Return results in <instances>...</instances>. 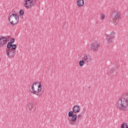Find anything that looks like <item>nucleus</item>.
Segmentation results:
<instances>
[{
	"label": "nucleus",
	"instance_id": "obj_1",
	"mask_svg": "<svg viewBox=\"0 0 128 128\" xmlns=\"http://www.w3.org/2000/svg\"><path fill=\"white\" fill-rule=\"evenodd\" d=\"M128 106V94L121 97L118 101V108L121 110H126Z\"/></svg>",
	"mask_w": 128,
	"mask_h": 128
},
{
	"label": "nucleus",
	"instance_id": "obj_2",
	"mask_svg": "<svg viewBox=\"0 0 128 128\" xmlns=\"http://www.w3.org/2000/svg\"><path fill=\"white\" fill-rule=\"evenodd\" d=\"M42 83L36 82L32 86V90L35 94L40 96L42 94Z\"/></svg>",
	"mask_w": 128,
	"mask_h": 128
},
{
	"label": "nucleus",
	"instance_id": "obj_3",
	"mask_svg": "<svg viewBox=\"0 0 128 128\" xmlns=\"http://www.w3.org/2000/svg\"><path fill=\"white\" fill-rule=\"evenodd\" d=\"M8 20L11 24L16 26L20 20V17L18 14H12L9 16Z\"/></svg>",
	"mask_w": 128,
	"mask_h": 128
},
{
	"label": "nucleus",
	"instance_id": "obj_4",
	"mask_svg": "<svg viewBox=\"0 0 128 128\" xmlns=\"http://www.w3.org/2000/svg\"><path fill=\"white\" fill-rule=\"evenodd\" d=\"M111 18L113 20V22H114V24H117L120 20V14L118 12L114 11V13L111 14Z\"/></svg>",
	"mask_w": 128,
	"mask_h": 128
},
{
	"label": "nucleus",
	"instance_id": "obj_5",
	"mask_svg": "<svg viewBox=\"0 0 128 128\" xmlns=\"http://www.w3.org/2000/svg\"><path fill=\"white\" fill-rule=\"evenodd\" d=\"M100 48V43H98L97 42L92 43L91 45V50L94 51L98 50V48Z\"/></svg>",
	"mask_w": 128,
	"mask_h": 128
},
{
	"label": "nucleus",
	"instance_id": "obj_6",
	"mask_svg": "<svg viewBox=\"0 0 128 128\" xmlns=\"http://www.w3.org/2000/svg\"><path fill=\"white\" fill-rule=\"evenodd\" d=\"M6 54L10 58H14L16 56V52L12 49H8L6 50Z\"/></svg>",
	"mask_w": 128,
	"mask_h": 128
},
{
	"label": "nucleus",
	"instance_id": "obj_7",
	"mask_svg": "<svg viewBox=\"0 0 128 128\" xmlns=\"http://www.w3.org/2000/svg\"><path fill=\"white\" fill-rule=\"evenodd\" d=\"M24 6L25 8H32L34 6V2L32 0H24Z\"/></svg>",
	"mask_w": 128,
	"mask_h": 128
},
{
	"label": "nucleus",
	"instance_id": "obj_8",
	"mask_svg": "<svg viewBox=\"0 0 128 128\" xmlns=\"http://www.w3.org/2000/svg\"><path fill=\"white\" fill-rule=\"evenodd\" d=\"M8 36H1L0 37V44L1 46H4L5 44H6L7 42V38Z\"/></svg>",
	"mask_w": 128,
	"mask_h": 128
},
{
	"label": "nucleus",
	"instance_id": "obj_9",
	"mask_svg": "<svg viewBox=\"0 0 128 128\" xmlns=\"http://www.w3.org/2000/svg\"><path fill=\"white\" fill-rule=\"evenodd\" d=\"M106 38L108 42V44H112V40H114L116 36H106Z\"/></svg>",
	"mask_w": 128,
	"mask_h": 128
},
{
	"label": "nucleus",
	"instance_id": "obj_10",
	"mask_svg": "<svg viewBox=\"0 0 128 128\" xmlns=\"http://www.w3.org/2000/svg\"><path fill=\"white\" fill-rule=\"evenodd\" d=\"M72 110L74 114H78V112H80V108L78 105H75L73 107Z\"/></svg>",
	"mask_w": 128,
	"mask_h": 128
},
{
	"label": "nucleus",
	"instance_id": "obj_11",
	"mask_svg": "<svg viewBox=\"0 0 128 128\" xmlns=\"http://www.w3.org/2000/svg\"><path fill=\"white\" fill-rule=\"evenodd\" d=\"M84 0H77V6L80 8L81 6H84Z\"/></svg>",
	"mask_w": 128,
	"mask_h": 128
},
{
	"label": "nucleus",
	"instance_id": "obj_12",
	"mask_svg": "<svg viewBox=\"0 0 128 128\" xmlns=\"http://www.w3.org/2000/svg\"><path fill=\"white\" fill-rule=\"evenodd\" d=\"M82 119V114H78L77 117L78 124L79 122H80Z\"/></svg>",
	"mask_w": 128,
	"mask_h": 128
},
{
	"label": "nucleus",
	"instance_id": "obj_13",
	"mask_svg": "<svg viewBox=\"0 0 128 128\" xmlns=\"http://www.w3.org/2000/svg\"><path fill=\"white\" fill-rule=\"evenodd\" d=\"M76 118H78L76 114H74V115L72 116L71 120H72V122H76Z\"/></svg>",
	"mask_w": 128,
	"mask_h": 128
},
{
	"label": "nucleus",
	"instance_id": "obj_14",
	"mask_svg": "<svg viewBox=\"0 0 128 128\" xmlns=\"http://www.w3.org/2000/svg\"><path fill=\"white\" fill-rule=\"evenodd\" d=\"M84 60L87 62H90V58L88 57V56H84Z\"/></svg>",
	"mask_w": 128,
	"mask_h": 128
},
{
	"label": "nucleus",
	"instance_id": "obj_15",
	"mask_svg": "<svg viewBox=\"0 0 128 128\" xmlns=\"http://www.w3.org/2000/svg\"><path fill=\"white\" fill-rule=\"evenodd\" d=\"M28 108L30 110H32V109L34 108V104H32V103H29L28 104Z\"/></svg>",
	"mask_w": 128,
	"mask_h": 128
},
{
	"label": "nucleus",
	"instance_id": "obj_16",
	"mask_svg": "<svg viewBox=\"0 0 128 128\" xmlns=\"http://www.w3.org/2000/svg\"><path fill=\"white\" fill-rule=\"evenodd\" d=\"M121 128H128V126L126 123H123L121 124Z\"/></svg>",
	"mask_w": 128,
	"mask_h": 128
},
{
	"label": "nucleus",
	"instance_id": "obj_17",
	"mask_svg": "<svg viewBox=\"0 0 128 128\" xmlns=\"http://www.w3.org/2000/svg\"><path fill=\"white\" fill-rule=\"evenodd\" d=\"M74 110L73 111H70L68 112V116L69 118H72L73 116H74Z\"/></svg>",
	"mask_w": 128,
	"mask_h": 128
},
{
	"label": "nucleus",
	"instance_id": "obj_18",
	"mask_svg": "<svg viewBox=\"0 0 128 128\" xmlns=\"http://www.w3.org/2000/svg\"><path fill=\"white\" fill-rule=\"evenodd\" d=\"M12 43L8 42L7 44V48H8V50H12V48H12Z\"/></svg>",
	"mask_w": 128,
	"mask_h": 128
},
{
	"label": "nucleus",
	"instance_id": "obj_19",
	"mask_svg": "<svg viewBox=\"0 0 128 128\" xmlns=\"http://www.w3.org/2000/svg\"><path fill=\"white\" fill-rule=\"evenodd\" d=\"M84 60H81L79 62V66H84Z\"/></svg>",
	"mask_w": 128,
	"mask_h": 128
},
{
	"label": "nucleus",
	"instance_id": "obj_20",
	"mask_svg": "<svg viewBox=\"0 0 128 128\" xmlns=\"http://www.w3.org/2000/svg\"><path fill=\"white\" fill-rule=\"evenodd\" d=\"M10 48H12V50H16V44H12Z\"/></svg>",
	"mask_w": 128,
	"mask_h": 128
},
{
	"label": "nucleus",
	"instance_id": "obj_21",
	"mask_svg": "<svg viewBox=\"0 0 128 128\" xmlns=\"http://www.w3.org/2000/svg\"><path fill=\"white\" fill-rule=\"evenodd\" d=\"M114 68H112L109 72V74H110V76H114Z\"/></svg>",
	"mask_w": 128,
	"mask_h": 128
},
{
	"label": "nucleus",
	"instance_id": "obj_22",
	"mask_svg": "<svg viewBox=\"0 0 128 128\" xmlns=\"http://www.w3.org/2000/svg\"><path fill=\"white\" fill-rule=\"evenodd\" d=\"M76 122L72 121V120H69V124H71L72 126H74L76 124Z\"/></svg>",
	"mask_w": 128,
	"mask_h": 128
},
{
	"label": "nucleus",
	"instance_id": "obj_23",
	"mask_svg": "<svg viewBox=\"0 0 128 128\" xmlns=\"http://www.w3.org/2000/svg\"><path fill=\"white\" fill-rule=\"evenodd\" d=\"M21 16H24V11L23 10H20L19 12Z\"/></svg>",
	"mask_w": 128,
	"mask_h": 128
},
{
	"label": "nucleus",
	"instance_id": "obj_24",
	"mask_svg": "<svg viewBox=\"0 0 128 128\" xmlns=\"http://www.w3.org/2000/svg\"><path fill=\"white\" fill-rule=\"evenodd\" d=\"M15 41H16V40L14 39V38H12L10 40V42L12 44H14V42Z\"/></svg>",
	"mask_w": 128,
	"mask_h": 128
},
{
	"label": "nucleus",
	"instance_id": "obj_25",
	"mask_svg": "<svg viewBox=\"0 0 128 128\" xmlns=\"http://www.w3.org/2000/svg\"><path fill=\"white\" fill-rule=\"evenodd\" d=\"M104 18H106V16L104 14H101V18L102 20H104Z\"/></svg>",
	"mask_w": 128,
	"mask_h": 128
},
{
	"label": "nucleus",
	"instance_id": "obj_26",
	"mask_svg": "<svg viewBox=\"0 0 128 128\" xmlns=\"http://www.w3.org/2000/svg\"><path fill=\"white\" fill-rule=\"evenodd\" d=\"M110 36H114V32H111Z\"/></svg>",
	"mask_w": 128,
	"mask_h": 128
},
{
	"label": "nucleus",
	"instance_id": "obj_27",
	"mask_svg": "<svg viewBox=\"0 0 128 128\" xmlns=\"http://www.w3.org/2000/svg\"><path fill=\"white\" fill-rule=\"evenodd\" d=\"M32 0V2H36V0Z\"/></svg>",
	"mask_w": 128,
	"mask_h": 128
}]
</instances>
